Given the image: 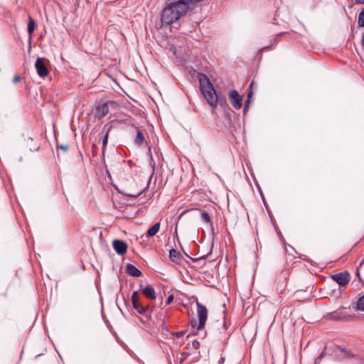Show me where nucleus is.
I'll return each instance as SVG.
<instances>
[{"instance_id": "1", "label": "nucleus", "mask_w": 364, "mask_h": 364, "mask_svg": "<svg viewBox=\"0 0 364 364\" xmlns=\"http://www.w3.org/2000/svg\"><path fill=\"white\" fill-rule=\"evenodd\" d=\"M197 77L200 83V90L203 97L210 105L215 104L217 100L216 96L218 94L210 79L202 73H198Z\"/></svg>"}, {"instance_id": "2", "label": "nucleus", "mask_w": 364, "mask_h": 364, "mask_svg": "<svg viewBox=\"0 0 364 364\" xmlns=\"http://www.w3.org/2000/svg\"><path fill=\"white\" fill-rule=\"evenodd\" d=\"M114 105V102L109 100L107 102H97L96 104L97 112L95 114V117L99 119L103 118L109 112V107Z\"/></svg>"}, {"instance_id": "3", "label": "nucleus", "mask_w": 364, "mask_h": 364, "mask_svg": "<svg viewBox=\"0 0 364 364\" xmlns=\"http://www.w3.org/2000/svg\"><path fill=\"white\" fill-rule=\"evenodd\" d=\"M196 307H197V313L198 315V330L203 329L205 326V322L208 318V310L205 306L202 305L200 303L198 302V299H196Z\"/></svg>"}, {"instance_id": "4", "label": "nucleus", "mask_w": 364, "mask_h": 364, "mask_svg": "<svg viewBox=\"0 0 364 364\" xmlns=\"http://www.w3.org/2000/svg\"><path fill=\"white\" fill-rule=\"evenodd\" d=\"M229 100L235 109H240L242 107V97L235 90L229 92Z\"/></svg>"}, {"instance_id": "5", "label": "nucleus", "mask_w": 364, "mask_h": 364, "mask_svg": "<svg viewBox=\"0 0 364 364\" xmlns=\"http://www.w3.org/2000/svg\"><path fill=\"white\" fill-rule=\"evenodd\" d=\"M350 274L347 271H343L332 276V279L340 285H346L350 281Z\"/></svg>"}, {"instance_id": "6", "label": "nucleus", "mask_w": 364, "mask_h": 364, "mask_svg": "<svg viewBox=\"0 0 364 364\" xmlns=\"http://www.w3.org/2000/svg\"><path fill=\"white\" fill-rule=\"evenodd\" d=\"M35 68L37 70L38 75L41 77H46L48 73V69L44 64V58H37L35 63Z\"/></svg>"}, {"instance_id": "7", "label": "nucleus", "mask_w": 364, "mask_h": 364, "mask_svg": "<svg viewBox=\"0 0 364 364\" xmlns=\"http://www.w3.org/2000/svg\"><path fill=\"white\" fill-rule=\"evenodd\" d=\"M112 246L118 255H122L127 252V245L124 240H114L112 242Z\"/></svg>"}, {"instance_id": "8", "label": "nucleus", "mask_w": 364, "mask_h": 364, "mask_svg": "<svg viewBox=\"0 0 364 364\" xmlns=\"http://www.w3.org/2000/svg\"><path fill=\"white\" fill-rule=\"evenodd\" d=\"M133 307L137 311V312L141 316L149 318L151 316V311H149V306L148 304L143 305L140 303L139 300L136 302L135 306Z\"/></svg>"}, {"instance_id": "9", "label": "nucleus", "mask_w": 364, "mask_h": 364, "mask_svg": "<svg viewBox=\"0 0 364 364\" xmlns=\"http://www.w3.org/2000/svg\"><path fill=\"white\" fill-rule=\"evenodd\" d=\"M126 272L132 277H139L141 274V272L134 264L128 263L126 265Z\"/></svg>"}, {"instance_id": "10", "label": "nucleus", "mask_w": 364, "mask_h": 364, "mask_svg": "<svg viewBox=\"0 0 364 364\" xmlns=\"http://www.w3.org/2000/svg\"><path fill=\"white\" fill-rule=\"evenodd\" d=\"M216 102L215 104H211V107L215 108L218 105H220L221 107H225L228 106L227 100L225 97L222 94H218L216 96Z\"/></svg>"}, {"instance_id": "11", "label": "nucleus", "mask_w": 364, "mask_h": 364, "mask_svg": "<svg viewBox=\"0 0 364 364\" xmlns=\"http://www.w3.org/2000/svg\"><path fill=\"white\" fill-rule=\"evenodd\" d=\"M143 294L145 296L151 299H155L156 297L155 290L151 285L146 286L143 289Z\"/></svg>"}, {"instance_id": "12", "label": "nucleus", "mask_w": 364, "mask_h": 364, "mask_svg": "<svg viewBox=\"0 0 364 364\" xmlns=\"http://www.w3.org/2000/svg\"><path fill=\"white\" fill-rule=\"evenodd\" d=\"M36 24L35 21L33 20V18L31 16H29L27 31H28V35H29V39L30 40L32 38V35H33V33L34 32V30L36 28Z\"/></svg>"}, {"instance_id": "13", "label": "nucleus", "mask_w": 364, "mask_h": 364, "mask_svg": "<svg viewBox=\"0 0 364 364\" xmlns=\"http://www.w3.org/2000/svg\"><path fill=\"white\" fill-rule=\"evenodd\" d=\"M169 257L174 262H179L181 260V255L175 249H171L169 251Z\"/></svg>"}, {"instance_id": "14", "label": "nucleus", "mask_w": 364, "mask_h": 364, "mask_svg": "<svg viewBox=\"0 0 364 364\" xmlns=\"http://www.w3.org/2000/svg\"><path fill=\"white\" fill-rule=\"evenodd\" d=\"M160 229V223H156L154 225H152L150 228L148 229L146 232V235L148 237H152L155 235Z\"/></svg>"}, {"instance_id": "15", "label": "nucleus", "mask_w": 364, "mask_h": 364, "mask_svg": "<svg viewBox=\"0 0 364 364\" xmlns=\"http://www.w3.org/2000/svg\"><path fill=\"white\" fill-rule=\"evenodd\" d=\"M144 141V137L142 132L137 129L136 136L134 140V143L139 146L141 145Z\"/></svg>"}, {"instance_id": "16", "label": "nucleus", "mask_w": 364, "mask_h": 364, "mask_svg": "<svg viewBox=\"0 0 364 364\" xmlns=\"http://www.w3.org/2000/svg\"><path fill=\"white\" fill-rule=\"evenodd\" d=\"M109 132V128L107 129V132L105 133V134L102 139V155L103 156L105 155V148L107 144Z\"/></svg>"}, {"instance_id": "17", "label": "nucleus", "mask_w": 364, "mask_h": 364, "mask_svg": "<svg viewBox=\"0 0 364 364\" xmlns=\"http://www.w3.org/2000/svg\"><path fill=\"white\" fill-rule=\"evenodd\" d=\"M358 25L359 27H364V8L361 10L358 16Z\"/></svg>"}, {"instance_id": "18", "label": "nucleus", "mask_w": 364, "mask_h": 364, "mask_svg": "<svg viewBox=\"0 0 364 364\" xmlns=\"http://www.w3.org/2000/svg\"><path fill=\"white\" fill-rule=\"evenodd\" d=\"M357 309L364 311V294L358 299L357 301Z\"/></svg>"}, {"instance_id": "19", "label": "nucleus", "mask_w": 364, "mask_h": 364, "mask_svg": "<svg viewBox=\"0 0 364 364\" xmlns=\"http://www.w3.org/2000/svg\"><path fill=\"white\" fill-rule=\"evenodd\" d=\"M252 96V92L250 91L247 94V100L245 102V106H244V109H243V112L244 114L246 113V112L248 110V108H249V103H250V97Z\"/></svg>"}, {"instance_id": "20", "label": "nucleus", "mask_w": 364, "mask_h": 364, "mask_svg": "<svg viewBox=\"0 0 364 364\" xmlns=\"http://www.w3.org/2000/svg\"><path fill=\"white\" fill-rule=\"evenodd\" d=\"M200 218L204 220L206 223H211L210 217L207 212H203L200 214Z\"/></svg>"}, {"instance_id": "21", "label": "nucleus", "mask_w": 364, "mask_h": 364, "mask_svg": "<svg viewBox=\"0 0 364 364\" xmlns=\"http://www.w3.org/2000/svg\"><path fill=\"white\" fill-rule=\"evenodd\" d=\"M144 189H142L137 192L126 193V195L128 196L129 197L136 198L138 196H139L144 192Z\"/></svg>"}, {"instance_id": "22", "label": "nucleus", "mask_w": 364, "mask_h": 364, "mask_svg": "<svg viewBox=\"0 0 364 364\" xmlns=\"http://www.w3.org/2000/svg\"><path fill=\"white\" fill-rule=\"evenodd\" d=\"M139 296H138V291H134L132 295V303L133 304V306H135L136 304V302H137V301H139Z\"/></svg>"}, {"instance_id": "23", "label": "nucleus", "mask_w": 364, "mask_h": 364, "mask_svg": "<svg viewBox=\"0 0 364 364\" xmlns=\"http://www.w3.org/2000/svg\"><path fill=\"white\" fill-rule=\"evenodd\" d=\"M329 316L331 318L335 319V320H339L342 318V316L336 311L332 312L329 314Z\"/></svg>"}, {"instance_id": "24", "label": "nucleus", "mask_w": 364, "mask_h": 364, "mask_svg": "<svg viewBox=\"0 0 364 364\" xmlns=\"http://www.w3.org/2000/svg\"><path fill=\"white\" fill-rule=\"evenodd\" d=\"M200 346V343L197 340H193L192 341V347L193 349L197 350Z\"/></svg>"}, {"instance_id": "25", "label": "nucleus", "mask_w": 364, "mask_h": 364, "mask_svg": "<svg viewBox=\"0 0 364 364\" xmlns=\"http://www.w3.org/2000/svg\"><path fill=\"white\" fill-rule=\"evenodd\" d=\"M185 333V331H178V332H175L173 333V335L176 337V338H181L182 337Z\"/></svg>"}, {"instance_id": "26", "label": "nucleus", "mask_w": 364, "mask_h": 364, "mask_svg": "<svg viewBox=\"0 0 364 364\" xmlns=\"http://www.w3.org/2000/svg\"><path fill=\"white\" fill-rule=\"evenodd\" d=\"M173 299V295L168 296V297L167 298V299L166 301V304H171L172 302Z\"/></svg>"}, {"instance_id": "27", "label": "nucleus", "mask_w": 364, "mask_h": 364, "mask_svg": "<svg viewBox=\"0 0 364 364\" xmlns=\"http://www.w3.org/2000/svg\"><path fill=\"white\" fill-rule=\"evenodd\" d=\"M21 80V77L19 75H16L15 76L14 78H13V82L14 83H17L18 82H19Z\"/></svg>"}, {"instance_id": "28", "label": "nucleus", "mask_w": 364, "mask_h": 364, "mask_svg": "<svg viewBox=\"0 0 364 364\" xmlns=\"http://www.w3.org/2000/svg\"><path fill=\"white\" fill-rule=\"evenodd\" d=\"M191 325L192 327H195L198 325V323H197V321L196 320V318H193L191 321Z\"/></svg>"}, {"instance_id": "29", "label": "nucleus", "mask_w": 364, "mask_h": 364, "mask_svg": "<svg viewBox=\"0 0 364 364\" xmlns=\"http://www.w3.org/2000/svg\"><path fill=\"white\" fill-rule=\"evenodd\" d=\"M272 48H273V45L269 46H264L260 49V51H264V50H266L268 49H272Z\"/></svg>"}, {"instance_id": "30", "label": "nucleus", "mask_w": 364, "mask_h": 364, "mask_svg": "<svg viewBox=\"0 0 364 364\" xmlns=\"http://www.w3.org/2000/svg\"><path fill=\"white\" fill-rule=\"evenodd\" d=\"M60 149H61L64 151H67L68 150V145H60Z\"/></svg>"}, {"instance_id": "31", "label": "nucleus", "mask_w": 364, "mask_h": 364, "mask_svg": "<svg viewBox=\"0 0 364 364\" xmlns=\"http://www.w3.org/2000/svg\"><path fill=\"white\" fill-rule=\"evenodd\" d=\"M225 362V357H220L218 364H223Z\"/></svg>"}, {"instance_id": "32", "label": "nucleus", "mask_w": 364, "mask_h": 364, "mask_svg": "<svg viewBox=\"0 0 364 364\" xmlns=\"http://www.w3.org/2000/svg\"><path fill=\"white\" fill-rule=\"evenodd\" d=\"M355 4H364V0H355Z\"/></svg>"}, {"instance_id": "33", "label": "nucleus", "mask_w": 364, "mask_h": 364, "mask_svg": "<svg viewBox=\"0 0 364 364\" xmlns=\"http://www.w3.org/2000/svg\"><path fill=\"white\" fill-rule=\"evenodd\" d=\"M336 348H338V349H339V350H340L341 351H342V352H345L344 348H341V347H340V346H336Z\"/></svg>"}, {"instance_id": "34", "label": "nucleus", "mask_w": 364, "mask_h": 364, "mask_svg": "<svg viewBox=\"0 0 364 364\" xmlns=\"http://www.w3.org/2000/svg\"><path fill=\"white\" fill-rule=\"evenodd\" d=\"M356 274H357V276H358V279H359L360 282H362V280H361V278H360V273H359V271H358V270H357V273H356Z\"/></svg>"}, {"instance_id": "35", "label": "nucleus", "mask_w": 364, "mask_h": 364, "mask_svg": "<svg viewBox=\"0 0 364 364\" xmlns=\"http://www.w3.org/2000/svg\"><path fill=\"white\" fill-rule=\"evenodd\" d=\"M26 141L28 142V141H33V139L31 137H28Z\"/></svg>"}, {"instance_id": "36", "label": "nucleus", "mask_w": 364, "mask_h": 364, "mask_svg": "<svg viewBox=\"0 0 364 364\" xmlns=\"http://www.w3.org/2000/svg\"><path fill=\"white\" fill-rule=\"evenodd\" d=\"M39 147L34 148L33 149L32 148H30V151H36L38 149Z\"/></svg>"}, {"instance_id": "37", "label": "nucleus", "mask_w": 364, "mask_h": 364, "mask_svg": "<svg viewBox=\"0 0 364 364\" xmlns=\"http://www.w3.org/2000/svg\"><path fill=\"white\" fill-rule=\"evenodd\" d=\"M323 353H321V355L318 358V359L320 360L323 358Z\"/></svg>"}, {"instance_id": "38", "label": "nucleus", "mask_w": 364, "mask_h": 364, "mask_svg": "<svg viewBox=\"0 0 364 364\" xmlns=\"http://www.w3.org/2000/svg\"><path fill=\"white\" fill-rule=\"evenodd\" d=\"M364 263V258L363 259V260L361 261V262L360 263V266L363 265Z\"/></svg>"}, {"instance_id": "39", "label": "nucleus", "mask_w": 364, "mask_h": 364, "mask_svg": "<svg viewBox=\"0 0 364 364\" xmlns=\"http://www.w3.org/2000/svg\"><path fill=\"white\" fill-rule=\"evenodd\" d=\"M363 284L364 285V283H363Z\"/></svg>"}]
</instances>
